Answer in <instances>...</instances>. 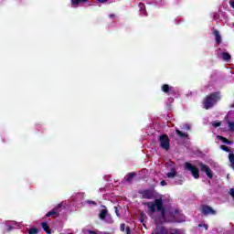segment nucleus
Instances as JSON below:
<instances>
[{"label": "nucleus", "instance_id": "c85d7f7f", "mask_svg": "<svg viewBox=\"0 0 234 234\" xmlns=\"http://www.w3.org/2000/svg\"><path fill=\"white\" fill-rule=\"evenodd\" d=\"M88 233L89 234H98L96 231H94V230H88Z\"/></svg>", "mask_w": 234, "mask_h": 234}, {"label": "nucleus", "instance_id": "20e7f679", "mask_svg": "<svg viewBox=\"0 0 234 234\" xmlns=\"http://www.w3.org/2000/svg\"><path fill=\"white\" fill-rule=\"evenodd\" d=\"M185 169L186 171H188L189 173H191L192 176L196 180H198V178H200V170L198 169V167L195 166V165L189 162H186L185 163Z\"/></svg>", "mask_w": 234, "mask_h": 234}, {"label": "nucleus", "instance_id": "5701e85b", "mask_svg": "<svg viewBox=\"0 0 234 234\" xmlns=\"http://www.w3.org/2000/svg\"><path fill=\"white\" fill-rule=\"evenodd\" d=\"M213 127H220V125H222L221 122H212Z\"/></svg>", "mask_w": 234, "mask_h": 234}, {"label": "nucleus", "instance_id": "c756f323", "mask_svg": "<svg viewBox=\"0 0 234 234\" xmlns=\"http://www.w3.org/2000/svg\"><path fill=\"white\" fill-rule=\"evenodd\" d=\"M98 1V3H107V1H109V0H97Z\"/></svg>", "mask_w": 234, "mask_h": 234}, {"label": "nucleus", "instance_id": "412c9836", "mask_svg": "<svg viewBox=\"0 0 234 234\" xmlns=\"http://www.w3.org/2000/svg\"><path fill=\"white\" fill-rule=\"evenodd\" d=\"M28 233L29 234H38L39 233V229H37L33 227V228L29 229Z\"/></svg>", "mask_w": 234, "mask_h": 234}, {"label": "nucleus", "instance_id": "473e14b6", "mask_svg": "<svg viewBox=\"0 0 234 234\" xmlns=\"http://www.w3.org/2000/svg\"><path fill=\"white\" fill-rule=\"evenodd\" d=\"M126 231H127V234H131V229L127 228Z\"/></svg>", "mask_w": 234, "mask_h": 234}, {"label": "nucleus", "instance_id": "c9c22d12", "mask_svg": "<svg viewBox=\"0 0 234 234\" xmlns=\"http://www.w3.org/2000/svg\"><path fill=\"white\" fill-rule=\"evenodd\" d=\"M204 226H205L206 229H207V225H204Z\"/></svg>", "mask_w": 234, "mask_h": 234}, {"label": "nucleus", "instance_id": "b1692460", "mask_svg": "<svg viewBox=\"0 0 234 234\" xmlns=\"http://www.w3.org/2000/svg\"><path fill=\"white\" fill-rule=\"evenodd\" d=\"M222 151H225L226 153H229V148L226 145H221Z\"/></svg>", "mask_w": 234, "mask_h": 234}, {"label": "nucleus", "instance_id": "393cba45", "mask_svg": "<svg viewBox=\"0 0 234 234\" xmlns=\"http://www.w3.org/2000/svg\"><path fill=\"white\" fill-rule=\"evenodd\" d=\"M184 129H185L186 131H191V125H189V124H185Z\"/></svg>", "mask_w": 234, "mask_h": 234}, {"label": "nucleus", "instance_id": "72a5a7b5", "mask_svg": "<svg viewBox=\"0 0 234 234\" xmlns=\"http://www.w3.org/2000/svg\"><path fill=\"white\" fill-rule=\"evenodd\" d=\"M230 6L234 8V1L230 2Z\"/></svg>", "mask_w": 234, "mask_h": 234}, {"label": "nucleus", "instance_id": "58836bf2", "mask_svg": "<svg viewBox=\"0 0 234 234\" xmlns=\"http://www.w3.org/2000/svg\"><path fill=\"white\" fill-rule=\"evenodd\" d=\"M155 234H160V232H155Z\"/></svg>", "mask_w": 234, "mask_h": 234}, {"label": "nucleus", "instance_id": "f257e3e1", "mask_svg": "<svg viewBox=\"0 0 234 234\" xmlns=\"http://www.w3.org/2000/svg\"><path fill=\"white\" fill-rule=\"evenodd\" d=\"M144 206H147L148 211L150 213H161V218L164 222H175V218H176V215L180 213L178 208L174 207H165L164 206V199L157 198L154 201H150L144 203Z\"/></svg>", "mask_w": 234, "mask_h": 234}, {"label": "nucleus", "instance_id": "4be33fe9", "mask_svg": "<svg viewBox=\"0 0 234 234\" xmlns=\"http://www.w3.org/2000/svg\"><path fill=\"white\" fill-rule=\"evenodd\" d=\"M228 124H229V131H230L231 133H233V131H234V122L229 121V122H228Z\"/></svg>", "mask_w": 234, "mask_h": 234}, {"label": "nucleus", "instance_id": "f3484780", "mask_svg": "<svg viewBox=\"0 0 234 234\" xmlns=\"http://www.w3.org/2000/svg\"><path fill=\"white\" fill-rule=\"evenodd\" d=\"M176 133L178 135L179 138H187V136H189V134L182 133V131L180 130H176Z\"/></svg>", "mask_w": 234, "mask_h": 234}, {"label": "nucleus", "instance_id": "f03ea898", "mask_svg": "<svg viewBox=\"0 0 234 234\" xmlns=\"http://www.w3.org/2000/svg\"><path fill=\"white\" fill-rule=\"evenodd\" d=\"M220 91H216L206 96L203 100L204 109H206L207 111H209V109H213L215 103H217V101H220Z\"/></svg>", "mask_w": 234, "mask_h": 234}, {"label": "nucleus", "instance_id": "9d476101", "mask_svg": "<svg viewBox=\"0 0 234 234\" xmlns=\"http://www.w3.org/2000/svg\"><path fill=\"white\" fill-rule=\"evenodd\" d=\"M80 3H89V0H71V6L78 8Z\"/></svg>", "mask_w": 234, "mask_h": 234}, {"label": "nucleus", "instance_id": "9b49d317", "mask_svg": "<svg viewBox=\"0 0 234 234\" xmlns=\"http://www.w3.org/2000/svg\"><path fill=\"white\" fill-rule=\"evenodd\" d=\"M42 229L47 234H52V229H50V226H48V223L42 222L41 223Z\"/></svg>", "mask_w": 234, "mask_h": 234}, {"label": "nucleus", "instance_id": "f704fd0d", "mask_svg": "<svg viewBox=\"0 0 234 234\" xmlns=\"http://www.w3.org/2000/svg\"><path fill=\"white\" fill-rule=\"evenodd\" d=\"M110 17H114V15H111Z\"/></svg>", "mask_w": 234, "mask_h": 234}, {"label": "nucleus", "instance_id": "4468645a", "mask_svg": "<svg viewBox=\"0 0 234 234\" xmlns=\"http://www.w3.org/2000/svg\"><path fill=\"white\" fill-rule=\"evenodd\" d=\"M218 140L223 142V144H227L228 145H231V144H233V142L228 140V138H226V137H224L222 135H218Z\"/></svg>", "mask_w": 234, "mask_h": 234}, {"label": "nucleus", "instance_id": "0eeeda50", "mask_svg": "<svg viewBox=\"0 0 234 234\" xmlns=\"http://www.w3.org/2000/svg\"><path fill=\"white\" fill-rule=\"evenodd\" d=\"M140 194L142 195L143 198H145L146 200H152V198L154 197V190L145 189L143 190Z\"/></svg>", "mask_w": 234, "mask_h": 234}, {"label": "nucleus", "instance_id": "a878e982", "mask_svg": "<svg viewBox=\"0 0 234 234\" xmlns=\"http://www.w3.org/2000/svg\"><path fill=\"white\" fill-rule=\"evenodd\" d=\"M114 209H115V213H116L117 217H120V210H118V207H114Z\"/></svg>", "mask_w": 234, "mask_h": 234}, {"label": "nucleus", "instance_id": "bb28decb", "mask_svg": "<svg viewBox=\"0 0 234 234\" xmlns=\"http://www.w3.org/2000/svg\"><path fill=\"white\" fill-rule=\"evenodd\" d=\"M161 186H167V181L166 180H162L160 182Z\"/></svg>", "mask_w": 234, "mask_h": 234}, {"label": "nucleus", "instance_id": "7c9ffc66", "mask_svg": "<svg viewBox=\"0 0 234 234\" xmlns=\"http://www.w3.org/2000/svg\"><path fill=\"white\" fill-rule=\"evenodd\" d=\"M88 204H92L93 206H96V201H88Z\"/></svg>", "mask_w": 234, "mask_h": 234}, {"label": "nucleus", "instance_id": "2f4dec72", "mask_svg": "<svg viewBox=\"0 0 234 234\" xmlns=\"http://www.w3.org/2000/svg\"><path fill=\"white\" fill-rule=\"evenodd\" d=\"M144 215V212H142L141 213V218H140L141 222H144V218H143Z\"/></svg>", "mask_w": 234, "mask_h": 234}, {"label": "nucleus", "instance_id": "4c0bfd02", "mask_svg": "<svg viewBox=\"0 0 234 234\" xmlns=\"http://www.w3.org/2000/svg\"><path fill=\"white\" fill-rule=\"evenodd\" d=\"M104 234H111V233H109V232H104Z\"/></svg>", "mask_w": 234, "mask_h": 234}, {"label": "nucleus", "instance_id": "a211bd4d", "mask_svg": "<svg viewBox=\"0 0 234 234\" xmlns=\"http://www.w3.org/2000/svg\"><path fill=\"white\" fill-rule=\"evenodd\" d=\"M134 176H136V173L134 172L129 173L126 178V182H133V178H134Z\"/></svg>", "mask_w": 234, "mask_h": 234}, {"label": "nucleus", "instance_id": "ea45409f", "mask_svg": "<svg viewBox=\"0 0 234 234\" xmlns=\"http://www.w3.org/2000/svg\"><path fill=\"white\" fill-rule=\"evenodd\" d=\"M232 107H234V104L232 105Z\"/></svg>", "mask_w": 234, "mask_h": 234}, {"label": "nucleus", "instance_id": "6ab92c4d", "mask_svg": "<svg viewBox=\"0 0 234 234\" xmlns=\"http://www.w3.org/2000/svg\"><path fill=\"white\" fill-rule=\"evenodd\" d=\"M65 207H63V204H58L56 207H54L53 209H57L58 213V217H59V214L61 213V211H63V208Z\"/></svg>", "mask_w": 234, "mask_h": 234}, {"label": "nucleus", "instance_id": "e433bc0d", "mask_svg": "<svg viewBox=\"0 0 234 234\" xmlns=\"http://www.w3.org/2000/svg\"><path fill=\"white\" fill-rule=\"evenodd\" d=\"M140 6H144V4H140Z\"/></svg>", "mask_w": 234, "mask_h": 234}, {"label": "nucleus", "instance_id": "2eb2a0df", "mask_svg": "<svg viewBox=\"0 0 234 234\" xmlns=\"http://www.w3.org/2000/svg\"><path fill=\"white\" fill-rule=\"evenodd\" d=\"M223 61H230L231 60V55H229L228 52L221 53Z\"/></svg>", "mask_w": 234, "mask_h": 234}, {"label": "nucleus", "instance_id": "cd10ccee", "mask_svg": "<svg viewBox=\"0 0 234 234\" xmlns=\"http://www.w3.org/2000/svg\"><path fill=\"white\" fill-rule=\"evenodd\" d=\"M124 229H125V224H121V230L124 231Z\"/></svg>", "mask_w": 234, "mask_h": 234}, {"label": "nucleus", "instance_id": "dca6fc26", "mask_svg": "<svg viewBox=\"0 0 234 234\" xmlns=\"http://www.w3.org/2000/svg\"><path fill=\"white\" fill-rule=\"evenodd\" d=\"M167 178H175L176 176V170L175 168L171 169V172L166 174Z\"/></svg>", "mask_w": 234, "mask_h": 234}, {"label": "nucleus", "instance_id": "7ed1b4c3", "mask_svg": "<svg viewBox=\"0 0 234 234\" xmlns=\"http://www.w3.org/2000/svg\"><path fill=\"white\" fill-rule=\"evenodd\" d=\"M158 140L161 149H164L165 151H169V149H171V139H169L168 134L159 135Z\"/></svg>", "mask_w": 234, "mask_h": 234}, {"label": "nucleus", "instance_id": "f8f14e48", "mask_svg": "<svg viewBox=\"0 0 234 234\" xmlns=\"http://www.w3.org/2000/svg\"><path fill=\"white\" fill-rule=\"evenodd\" d=\"M107 215H109V211L107 209H101L99 214V218L101 220H105V218H107Z\"/></svg>", "mask_w": 234, "mask_h": 234}, {"label": "nucleus", "instance_id": "aec40b11", "mask_svg": "<svg viewBox=\"0 0 234 234\" xmlns=\"http://www.w3.org/2000/svg\"><path fill=\"white\" fill-rule=\"evenodd\" d=\"M229 162L231 164V167L234 171V154H229Z\"/></svg>", "mask_w": 234, "mask_h": 234}, {"label": "nucleus", "instance_id": "ddd939ff", "mask_svg": "<svg viewBox=\"0 0 234 234\" xmlns=\"http://www.w3.org/2000/svg\"><path fill=\"white\" fill-rule=\"evenodd\" d=\"M46 217H58V208H53L51 211L48 212Z\"/></svg>", "mask_w": 234, "mask_h": 234}, {"label": "nucleus", "instance_id": "423d86ee", "mask_svg": "<svg viewBox=\"0 0 234 234\" xmlns=\"http://www.w3.org/2000/svg\"><path fill=\"white\" fill-rule=\"evenodd\" d=\"M201 212L206 217H207V215H217V211H215V209H213V207H211L207 205L201 206Z\"/></svg>", "mask_w": 234, "mask_h": 234}, {"label": "nucleus", "instance_id": "1a4fd4ad", "mask_svg": "<svg viewBox=\"0 0 234 234\" xmlns=\"http://www.w3.org/2000/svg\"><path fill=\"white\" fill-rule=\"evenodd\" d=\"M161 89H162L163 92H165V94H169L171 92H175L173 90V87L169 86L168 84H164Z\"/></svg>", "mask_w": 234, "mask_h": 234}, {"label": "nucleus", "instance_id": "6e6552de", "mask_svg": "<svg viewBox=\"0 0 234 234\" xmlns=\"http://www.w3.org/2000/svg\"><path fill=\"white\" fill-rule=\"evenodd\" d=\"M212 34L215 37L216 43H218V45H220V43H222V37L220 36V33L218 32V30L213 28Z\"/></svg>", "mask_w": 234, "mask_h": 234}, {"label": "nucleus", "instance_id": "39448f33", "mask_svg": "<svg viewBox=\"0 0 234 234\" xmlns=\"http://www.w3.org/2000/svg\"><path fill=\"white\" fill-rule=\"evenodd\" d=\"M198 165L201 173H205L209 180H213V170H211V167L202 162L198 163Z\"/></svg>", "mask_w": 234, "mask_h": 234}]
</instances>
